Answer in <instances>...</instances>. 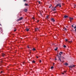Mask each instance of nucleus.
I'll return each mask as SVG.
<instances>
[{
  "label": "nucleus",
  "mask_w": 76,
  "mask_h": 76,
  "mask_svg": "<svg viewBox=\"0 0 76 76\" xmlns=\"http://www.w3.org/2000/svg\"><path fill=\"white\" fill-rule=\"evenodd\" d=\"M59 55H60V56H58V55H57V56L59 59L58 60V61L60 60V61L61 62V54L60 53H59Z\"/></svg>",
  "instance_id": "obj_1"
},
{
  "label": "nucleus",
  "mask_w": 76,
  "mask_h": 76,
  "mask_svg": "<svg viewBox=\"0 0 76 76\" xmlns=\"http://www.w3.org/2000/svg\"><path fill=\"white\" fill-rule=\"evenodd\" d=\"M52 7V8H53V7Z\"/></svg>",
  "instance_id": "obj_47"
},
{
  "label": "nucleus",
  "mask_w": 76,
  "mask_h": 76,
  "mask_svg": "<svg viewBox=\"0 0 76 76\" xmlns=\"http://www.w3.org/2000/svg\"><path fill=\"white\" fill-rule=\"evenodd\" d=\"M75 6L76 7V5H75Z\"/></svg>",
  "instance_id": "obj_55"
},
{
  "label": "nucleus",
  "mask_w": 76,
  "mask_h": 76,
  "mask_svg": "<svg viewBox=\"0 0 76 76\" xmlns=\"http://www.w3.org/2000/svg\"><path fill=\"white\" fill-rule=\"evenodd\" d=\"M56 60H57V59H56V58L55 59Z\"/></svg>",
  "instance_id": "obj_44"
},
{
  "label": "nucleus",
  "mask_w": 76,
  "mask_h": 76,
  "mask_svg": "<svg viewBox=\"0 0 76 76\" xmlns=\"http://www.w3.org/2000/svg\"><path fill=\"white\" fill-rule=\"evenodd\" d=\"M74 29H75V28H76V25L74 27Z\"/></svg>",
  "instance_id": "obj_25"
},
{
  "label": "nucleus",
  "mask_w": 76,
  "mask_h": 76,
  "mask_svg": "<svg viewBox=\"0 0 76 76\" xmlns=\"http://www.w3.org/2000/svg\"><path fill=\"white\" fill-rule=\"evenodd\" d=\"M75 66V65H70V66H69V67H70L71 68H73V67H74Z\"/></svg>",
  "instance_id": "obj_2"
},
{
  "label": "nucleus",
  "mask_w": 76,
  "mask_h": 76,
  "mask_svg": "<svg viewBox=\"0 0 76 76\" xmlns=\"http://www.w3.org/2000/svg\"><path fill=\"white\" fill-rule=\"evenodd\" d=\"M25 5L26 6H28V4H25Z\"/></svg>",
  "instance_id": "obj_17"
},
{
  "label": "nucleus",
  "mask_w": 76,
  "mask_h": 76,
  "mask_svg": "<svg viewBox=\"0 0 76 76\" xmlns=\"http://www.w3.org/2000/svg\"><path fill=\"white\" fill-rule=\"evenodd\" d=\"M39 63H41V60L39 61Z\"/></svg>",
  "instance_id": "obj_31"
},
{
  "label": "nucleus",
  "mask_w": 76,
  "mask_h": 76,
  "mask_svg": "<svg viewBox=\"0 0 76 76\" xmlns=\"http://www.w3.org/2000/svg\"><path fill=\"white\" fill-rule=\"evenodd\" d=\"M69 19H70V20H73V18H71V17H70L69 18Z\"/></svg>",
  "instance_id": "obj_10"
},
{
  "label": "nucleus",
  "mask_w": 76,
  "mask_h": 76,
  "mask_svg": "<svg viewBox=\"0 0 76 76\" xmlns=\"http://www.w3.org/2000/svg\"><path fill=\"white\" fill-rule=\"evenodd\" d=\"M56 7H56H56H55L54 8V9H52V10H53V11H56Z\"/></svg>",
  "instance_id": "obj_5"
},
{
  "label": "nucleus",
  "mask_w": 76,
  "mask_h": 76,
  "mask_svg": "<svg viewBox=\"0 0 76 76\" xmlns=\"http://www.w3.org/2000/svg\"><path fill=\"white\" fill-rule=\"evenodd\" d=\"M38 2L39 4H40L41 2L40 1H38Z\"/></svg>",
  "instance_id": "obj_21"
},
{
  "label": "nucleus",
  "mask_w": 76,
  "mask_h": 76,
  "mask_svg": "<svg viewBox=\"0 0 76 76\" xmlns=\"http://www.w3.org/2000/svg\"><path fill=\"white\" fill-rule=\"evenodd\" d=\"M64 18H68V16L67 15H65L64 16Z\"/></svg>",
  "instance_id": "obj_8"
},
{
  "label": "nucleus",
  "mask_w": 76,
  "mask_h": 76,
  "mask_svg": "<svg viewBox=\"0 0 76 76\" xmlns=\"http://www.w3.org/2000/svg\"><path fill=\"white\" fill-rule=\"evenodd\" d=\"M36 57L37 58H38V57L37 56H36Z\"/></svg>",
  "instance_id": "obj_34"
},
{
  "label": "nucleus",
  "mask_w": 76,
  "mask_h": 76,
  "mask_svg": "<svg viewBox=\"0 0 76 76\" xmlns=\"http://www.w3.org/2000/svg\"><path fill=\"white\" fill-rule=\"evenodd\" d=\"M59 6L60 7H61V4H60V5H59Z\"/></svg>",
  "instance_id": "obj_26"
},
{
  "label": "nucleus",
  "mask_w": 76,
  "mask_h": 76,
  "mask_svg": "<svg viewBox=\"0 0 76 76\" xmlns=\"http://www.w3.org/2000/svg\"><path fill=\"white\" fill-rule=\"evenodd\" d=\"M37 22H39V21L37 20Z\"/></svg>",
  "instance_id": "obj_48"
},
{
  "label": "nucleus",
  "mask_w": 76,
  "mask_h": 76,
  "mask_svg": "<svg viewBox=\"0 0 76 76\" xmlns=\"http://www.w3.org/2000/svg\"><path fill=\"white\" fill-rule=\"evenodd\" d=\"M50 6H52V4H50Z\"/></svg>",
  "instance_id": "obj_41"
},
{
  "label": "nucleus",
  "mask_w": 76,
  "mask_h": 76,
  "mask_svg": "<svg viewBox=\"0 0 76 76\" xmlns=\"http://www.w3.org/2000/svg\"><path fill=\"white\" fill-rule=\"evenodd\" d=\"M33 19H35V18H33Z\"/></svg>",
  "instance_id": "obj_39"
},
{
  "label": "nucleus",
  "mask_w": 76,
  "mask_h": 76,
  "mask_svg": "<svg viewBox=\"0 0 76 76\" xmlns=\"http://www.w3.org/2000/svg\"><path fill=\"white\" fill-rule=\"evenodd\" d=\"M23 19V17H21L17 20V21H19V20H22Z\"/></svg>",
  "instance_id": "obj_3"
},
{
  "label": "nucleus",
  "mask_w": 76,
  "mask_h": 76,
  "mask_svg": "<svg viewBox=\"0 0 76 76\" xmlns=\"http://www.w3.org/2000/svg\"><path fill=\"white\" fill-rule=\"evenodd\" d=\"M26 31H27V32H28V31H29L28 28H26Z\"/></svg>",
  "instance_id": "obj_11"
},
{
  "label": "nucleus",
  "mask_w": 76,
  "mask_h": 76,
  "mask_svg": "<svg viewBox=\"0 0 76 76\" xmlns=\"http://www.w3.org/2000/svg\"><path fill=\"white\" fill-rule=\"evenodd\" d=\"M72 42V41H71L70 42H70V43H71V42Z\"/></svg>",
  "instance_id": "obj_33"
},
{
  "label": "nucleus",
  "mask_w": 76,
  "mask_h": 76,
  "mask_svg": "<svg viewBox=\"0 0 76 76\" xmlns=\"http://www.w3.org/2000/svg\"><path fill=\"white\" fill-rule=\"evenodd\" d=\"M60 5V4H58L56 6V7H58V6H59Z\"/></svg>",
  "instance_id": "obj_6"
},
{
  "label": "nucleus",
  "mask_w": 76,
  "mask_h": 76,
  "mask_svg": "<svg viewBox=\"0 0 76 76\" xmlns=\"http://www.w3.org/2000/svg\"><path fill=\"white\" fill-rule=\"evenodd\" d=\"M40 15H41L42 16V14H41V13H40Z\"/></svg>",
  "instance_id": "obj_27"
},
{
  "label": "nucleus",
  "mask_w": 76,
  "mask_h": 76,
  "mask_svg": "<svg viewBox=\"0 0 76 76\" xmlns=\"http://www.w3.org/2000/svg\"><path fill=\"white\" fill-rule=\"evenodd\" d=\"M65 41H67V39H65Z\"/></svg>",
  "instance_id": "obj_28"
},
{
  "label": "nucleus",
  "mask_w": 76,
  "mask_h": 76,
  "mask_svg": "<svg viewBox=\"0 0 76 76\" xmlns=\"http://www.w3.org/2000/svg\"><path fill=\"white\" fill-rule=\"evenodd\" d=\"M27 0H23L24 1H26Z\"/></svg>",
  "instance_id": "obj_30"
},
{
  "label": "nucleus",
  "mask_w": 76,
  "mask_h": 76,
  "mask_svg": "<svg viewBox=\"0 0 76 76\" xmlns=\"http://www.w3.org/2000/svg\"><path fill=\"white\" fill-rule=\"evenodd\" d=\"M72 28H73L74 27V26L73 25H72Z\"/></svg>",
  "instance_id": "obj_29"
},
{
  "label": "nucleus",
  "mask_w": 76,
  "mask_h": 76,
  "mask_svg": "<svg viewBox=\"0 0 76 76\" xmlns=\"http://www.w3.org/2000/svg\"><path fill=\"white\" fill-rule=\"evenodd\" d=\"M51 20H52V21L53 22H55V20H54V19L53 18H52L51 19Z\"/></svg>",
  "instance_id": "obj_4"
},
{
  "label": "nucleus",
  "mask_w": 76,
  "mask_h": 76,
  "mask_svg": "<svg viewBox=\"0 0 76 76\" xmlns=\"http://www.w3.org/2000/svg\"><path fill=\"white\" fill-rule=\"evenodd\" d=\"M32 63H35V61H34V60H33L32 61Z\"/></svg>",
  "instance_id": "obj_20"
},
{
  "label": "nucleus",
  "mask_w": 76,
  "mask_h": 76,
  "mask_svg": "<svg viewBox=\"0 0 76 76\" xmlns=\"http://www.w3.org/2000/svg\"><path fill=\"white\" fill-rule=\"evenodd\" d=\"M51 7V6H50L49 7V8H50Z\"/></svg>",
  "instance_id": "obj_35"
},
{
  "label": "nucleus",
  "mask_w": 76,
  "mask_h": 76,
  "mask_svg": "<svg viewBox=\"0 0 76 76\" xmlns=\"http://www.w3.org/2000/svg\"><path fill=\"white\" fill-rule=\"evenodd\" d=\"M1 63H3V61H1Z\"/></svg>",
  "instance_id": "obj_45"
},
{
  "label": "nucleus",
  "mask_w": 76,
  "mask_h": 76,
  "mask_svg": "<svg viewBox=\"0 0 76 76\" xmlns=\"http://www.w3.org/2000/svg\"><path fill=\"white\" fill-rule=\"evenodd\" d=\"M27 47H28V48H29V46H28Z\"/></svg>",
  "instance_id": "obj_37"
},
{
  "label": "nucleus",
  "mask_w": 76,
  "mask_h": 76,
  "mask_svg": "<svg viewBox=\"0 0 76 76\" xmlns=\"http://www.w3.org/2000/svg\"><path fill=\"white\" fill-rule=\"evenodd\" d=\"M52 9V10H53V9H54V8H53V9Z\"/></svg>",
  "instance_id": "obj_50"
},
{
  "label": "nucleus",
  "mask_w": 76,
  "mask_h": 76,
  "mask_svg": "<svg viewBox=\"0 0 76 76\" xmlns=\"http://www.w3.org/2000/svg\"><path fill=\"white\" fill-rule=\"evenodd\" d=\"M46 18L47 19H48V16H46Z\"/></svg>",
  "instance_id": "obj_24"
},
{
  "label": "nucleus",
  "mask_w": 76,
  "mask_h": 76,
  "mask_svg": "<svg viewBox=\"0 0 76 76\" xmlns=\"http://www.w3.org/2000/svg\"><path fill=\"white\" fill-rule=\"evenodd\" d=\"M16 28H15V30H14V32H16Z\"/></svg>",
  "instance_id": "obj_19"
},
{
  "label": "nucleus",
  "mask_w": 76,
  "mask_h": 76,
  "mask_svg": "<svg viewBox=\"0 0 76 76\" xmlns=\"http://www.w3.org/2000/svg\"><path fill=\"white\" fill-rule=\"evenodd\" d=\"M70 22H72V20H70Z\"/></svg>",
  "instance_id": "obj_43"
},
{
  "label": "nucleus",
  "mask_w": 76,
  "mask_h": 76,
  "mask_svg": "<svg viewBox=\"0 0 76 76\" xmlns=\"http://www.w3.org/2000/svg\"><path fill=\"white\" fill-rule=\"evenodd\" d=\"M62 74H64V73H62Z\"/></svg>",
  "instance_id": "obj_42"
},
{
  "label": "nucleus",
  "mask_w": 76,
  "mask_h": 76,
  "mask_svg": "<svg viewBox=\"0 0 76 76\" xmlns=\"http://www.w3.org/2000/svg\"><path fill=\"white\" fill-rule=\"evenodd\" d=\"M63 58H64V57H62Z\"/></svg>",
  "instance_id": "obj_46"
},
{
  "label": "nucleus",
  "mask_w": 76,
  "mask_h": 76,
  "mask_svg": "<svg viewBox=\"0 0 76 76\" xmlns=\"http://www.w3.org/2000/svg\"><path fill=\"white\" fill-rule=\"evenodd\" d=\"M37 30H39V28H35V31H36V32H37Z\"/></svg>",
  "instance_id": "obj_7"
},
{
  "label": "nucleus",
  "mask_w": 76,
  "mask_h": 76,
  "mask_svg": "<svg viewBox=\"0 0 76 76\" xmlns=\"http://www.w3.org/2000/svg\"><path fill=\"white\" fill-rule=\"evenodd\" d=\"M24 63H25V62H23V64H24Z\"/></svg>",
  "instance_id": "obj_36"
},
{
  "label": "nucleus",
  "mask_w": 76,
  "mask_h": 76,
  "mask_svg": "<svg viewBox=\"0 0 76 76\" xmlns=\"http://www.w3.org/2000/svg\"><path fill=\"white\" fill-rule=\"evenodd\" d=\"M24 10L25 12H27L28 11V10H27V9H24Z\"/></svg>",
  "instance_id": "obj_9"
},
{
  "label": "nucleus",
  "mask_w": 76,
  "mask_h": 76,
  "mask_svg": "<svg viewBox=\"0 0 76 76\" xmlns=\"http://www.w3.org/2000/svg\"><path fill=\"white\" fill-rule=\"evenodd\" d=\"M64 47V48H66V46L65 45H64L63 46Z\"/></svg>",
  "instance_id": "obj_23"
},
{
  "label": "nucleus",
  "mask_w": 76,
  "mask_h": 76,
  "mask_svg": "<svg viewBox=\"0 0 76 76\" xmlns=\"http://www.w3.org/2000/svg\"><path fill=\"white\" fill-rule=\"evenodd\" d=\"M53 68H54V67L53 66H51V69H53Z\"/></svg>",
  "instance_id": "obj_18"
},
{
  "label": "nucleus",
  "mask_w": 76,
  "mask_h": 76,
  "mask_svg": "<svg viewBox=\"0 0 76 76\" xmlns=\"http://www.w3.org/2000/svg\"><path fill=\"white\" fill-rule=\"evenodd\" d=\"M64 73H66V71H64Z\"/></svg>",
  "instance_id": "obj_38"
},
{
  "label": "nucleus",
  "mask_w": 76,
  "mask_h": 76,
  "mask_svg": "<svg viewBox=\"0 0 76 76\" xmlns=\"http://www.w3.org/2000/svg\"><path fill=\"white\" fill-rule=\"evenodd\" d=\"M32 50H33V51H35L36 50V49H35V48H33Z\"/></svg>",
  "instance_id": "obj_14"
},
{
  "label": "nucleus",
  "mask_w": 76,
  "mask_h": 76,
  "mask_svg": "<svg viewBox=\"0 0 76 76\" xmlns=\"http://www.w3.org/2000/svg\"><path fill=\"white\" fill-rule=\"evenodd\" d=\"M60 54H63V52H60Z\"/></svg>",
  "instance_id": "obj_22"
},
{
  "label": "nucleus",
  "mask_w": 76,
  "mask_h": 76,
  "mask_svg": "<svg viewBox=\"0 0 76 76\" xmlns=\"http://www.w3.org/2000/svg\"><path fill=\"white\" fill-rule=\"evenodd\" d=\"M58 48L56 47V48L54 50H55V51H57V49Z\"/></svg>",
  "instance_id": "obj_13"
},
{
  "label": "nucleus",
  "mask_w": 76,
  "mask_h": 76,
  "mask_svg": "<svg viewBox=\"0 0 76 76\" xmlns=\"http://www.w3.org/2000/svg\"><path fill=\"white\" fill-rule=\"evenodd\" d=\"M64 30H65V31H67V29L65 27H64Z\"/></svg>",
  "instance_id": "obj_16"
},
{
  "label": "nucleus",
  "mask_w": 76,
  "mask_h": 76,
  "mask_svg": "<svg viewBox=\"0 0 76 76\" xmlns=\"http://www.w3.org/2000/svg\"><path fill=\"white\" fill-rule=\"evenodd\" d=\"M53 65L54 64V63H53Z\"/></svg>",
  "instance_id": "obj_49"
},
{
  "label": "nucleus",
  "mask_w": 76,
  "mask_h": 76,
  "mask_svg": "<svg viewBox=\"0 0 76 76\" xmlns=\"http://www.w3.org/2000/svg\"><path fill=\"white\" fill-rule=\"evenodd\" d=\"M74 8H75V7H74Z\"/></svg>",
  "instance_id": "obj_52"
},
{
  "label": "nucleus",
  "mask_w": 76,
  "mask_h": 76,
  "mask_svg": "<svg viewBox=\"0 0 76 76\" xmlns=\"http://www.w3.org/2000/svg\"><path fill=\"white\" fill-rule=\"evenodd\" d=\"M66 28H68V26H66Z\"/></svg>",
  "instance_id": "obj_40"
},
{
  "label": "nucleus",
  "mask_w": 76,
  "mask_h": 76,
  "mask_svg": "<svg viewBox=\"0 0 76 76\" xmlns=\"http://www.w3.org/2000/svg\"><path fill=\"white\" fill-rule=\"evenodd\" d=\"M0 25H1V24H0Z\"/></svg>",
  "instance_id": "obj_53"
},
{
  "label": "nucleus",
  "mask_w": 76,
  "mask_h": 76,
  "mask_svg": "<svg viewBox=\"0 0 76 76\" xmlns=\"http://www.w3.org/2000/svg\"><path fill=\"white\" fill-rule=\"evenodd\" d=\"M1 73H2V72H1Z\"/></svg>",
  "instance_id": "obj_54"
},
{
  "label": "nucleus",
  "mask_w": 76,
  "mask_h": 76,
  "mask_svg": "<svg viewBox=\"0 0 76 76\" xmlns=\"http://www.w3.org/2000/svg\"><path fill=\"white\" fill-rule=\"evenodd\" d=\"M75 32H76V28L75 29Z\"/></svg>",
  "instance_id": "obj_32"
},
{
  "label": "nucleus",
  "mask_w": 76,
  "mask_h": 76,
  "mask_svg": "<svg viewBox=\"0 0 76 76\" xmlns=\"http://www.w3.org/2000/svg\"><path fill=\"white\" fill-rule=\"evenodd\" d=\"M30 54H31V52H30Z\"/></svg>",
  "instance_id": "obj_51"
},
{
  "label": "nucleus",
  "mask_w": 76,
  "mask_h": 76,
  "mask_svg": "<svg viewBox=\"0 0 76 76\" xmlns=\"http://www.w3.org/2000/svg\"><path fill=\"white\" fill-rule=\"evenodd\" d=\"M65 64L66 66H68V63H65Z\"/></svg>",
  "instance_id": "obj_15"
},
{
  "label": "nucleus",
  "mask_w": 76,
  "mask_h": 76,
  "mask_svg": "<svg viewBox=\"0 0 76 76\" xmlns=\"http://www.w3.org/2000/svg\"><path fill=\"white\" fill-rule=\"evenodd\" d=\"M2 55L3 57H4V56H5V55L4 53H3L2 54Z\"/></svg>",
  "instance_id": "obj_12"
}]
</instances>
